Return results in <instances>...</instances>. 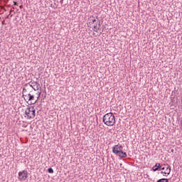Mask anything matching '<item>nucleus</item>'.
Listing matches in <instances>:
<instances>
[{
  "mask_svg": "<svg viewBox=\"0 0 182 182\" xmlns=\"http://www.w3.org/2000/svg\"><path fill=\"white\" fill-rule=\"evenodd\" d=\"M103 123L106 124V126H113L114 123H116V118L112 112H109L105 114L103 116Z\"/></svg>",
  "mask_w": 182,
  "mask_h": 182,
  "instance_id": "obj_1",
  "label": "nucleus"
},
{
  "mask_svg": "<svg viewBox=\"0 0 182 182\" xmlns=\"http://www.w3.org/2000/svg\"><path fill=\"white\" fill-rule=\"evenodd\" d=\"M164 168H166L165 173H166L167 176H169L170 173H171V167H170V165L168 164L161 165L157 163L153 166L152 170L153 171H160V170H164Z\"/></svg>",
  "mask_w": 182,
  "mask_h": 182,
  "instance_id": "obj_2",
  "label": "nucleus"
},
{
  "mask_svg": "<svg viewBox=\"0 0 182 182\" xmlns=\"http://www.w3.org/2000/svg\"><path fill=\"white\" fill-rule=\"evenodd\" d=\"M25 114H26L28 119H35V116H36L35 108L33 107L26 108Z\"/></svg>",
  "mask_w": 182,
  "mask_h": 182,
  "instance_id": "obj_3",
  "label": "nucleus"
},
{
  "mask_svg": "<svg viewBox=\"0 0 182 182\" xmlns=\"http://www.w3.org/2000/svg\"><path fill=\"white\" fill-rule=\"evenodd\" d=\"M28 178V171L23 170L22 171L18 172V179L20 181H25Z\"/></svg>",
  "mask_w": 182,
  "mask_h": 182,
  "instance_id": "obj_4",
  "label": "nucleus"
},
{
  "mask_svg": "<svg viewBox=\"0 0 182 182\" xmlns=\"http://www.w3.org/2000/svg\"><path fill=\"white\" fill-rule=\"evenodd\" d=\"M123 150V146L120 144H117L113 146L112 153L117 156Z\"/></svg>",
  "mask_w": 182,
  "mask_h": 182,
  "instance_id": "obj_5",
  "label": "nucleus"
},
{
  "mask_svg": "<svg viewBox=\"0 0 182 182\" xmlns=\"http://www.w3.org/2000/svg\"><path fill=\"white\" fill-rule=\"evenodd\" d=\"M28 89H29L28 87H24L22 91V97L24 99L25 102H28V95H25V93L28 92Z\"/></svg>",
  "mask_w": 182,
  "mask_h": 182,
  "instance_id": "obj_6",
  "label": "nucleus"
},
{
  "mask_svg": "<svg viewBox=\"0 0 182 182\" xmlns=\"http://www.w3.org/2000/svg\"><path fill=\"white\" fill-rule=\"evenodd\" d=\"M33 100H35V96L31 95L30 93L27 95V102H32Z\"/></svg>",
  "mask_w": 182,
  "mask_h": 182,
  "instance_id": "obj_7",
  "label": "nucleus"
},
{
  "mask_svg": "<svg viewBox=\"0 0 182 182\" xmlns=\"http://www.w3.org/2000/svg\"><path fill=\"white\" fill-rule=\"evenodd\" d=\"M117 156H119V157H121V159H125V157H127V154L122 150Z\"/></svg>",
  "mask_w": 182,
  "mask_h": 182,
  "instance_id": "obj_8",
  "label": "nucleus"
},
{
  "mask_svg": "<svg viewBox=\"0 0 182 182\" xmlns=\"http://www.w3.org/2000/svg\"><path fill=\"white\" fill-rule=\"evenodd\" d=\"M32 85H33V86H36V88H33V90H35L36 92V90H39V86H41L39 83L36 82H33Z\"/></svg>",
  "mask_w": 182,
  "mask_h": 182,
  "instance_id": "obj_9",
  "label": "nucleus"
},
{
  "mask_svg": "<svg viewBox=\"0 0 182 182\" xmlns=\"http://www.w3.org/2000/svg\"><path fill=\"white\" fill-rule=\"evenodd\" d=\"M41 93H42L41 92L38 93L37 100L36 101H34L33 102H31V105H35V103H36V102H38V100H39V97H41Z\"/></svg>",
  "mask_w": 182,
  "mask_h": 182,
  "instance_id": "obj_10",
  "label": "nucleus"
},
{
  "mask_svg": "<svg viewBox=\"0 0 182 182\" xmlns=\"http://www.w3.org/2000/svg\"><path fill=\"white\" fill-rule=\"evenodd\" d=\"M33 82H29L28 84L25 85V87H32L33 89H35V87H33Z\"/></svg>",
  "mask_w": 182,
  "mask_h": 182,
  "instance_id": "obj_11",
  "label": "nucleus"
},
{
  "mask_svg": "<svg viewBox=\"0 0 182 182\" xmlns=\"http://www.w3.org/2000/svg\"><path fill=\"white\" fill-rule=\"evenodd\" d=\"M156 182H168V179L167 178H161L158 180Z\"/></svg>",
  "mask_w": 182,
  "mask_h": 182,
  "instance_id": "obj_12",
  "label": "nucleus"
},
{
  "mask_svg": "<svg viewBox=\"0 0 182 182\" xmlns=\"http://www.w3.org/2000/svg\"><path fill=\"white\" fill-rule=\"evenodd\" d=\"M99 22V27L97 28V24H96V26H94V28L96 29V31H98V29H100V21H98Z\"/></svg>",
  "mask_w": 182,
  "mask_h": 182,
  "instance_id": "obj_13",
  "label": "nucleus"
},
{
  "mask_svg": "<svg viewBox=\"0 0 182 182\" xmlns=\"http://www.w3.org/2000/svg\"><path fill=\"white\" fill-rule=\"evenodd\" d=\"M48 173H50V174H53V168H49L48 169Z\"/></svg>",
  "mask_w": 182,
  "mask_h": 182,
  "instance_id": "obj_14",
  "label": "nucleus"
},
{
  "mask_svg": "<svg viewBox=\"0 0 182 182\" xmlns=\"http://www.w3.org/2000/svg\"><path fill=\"white\" fill-rule=\"evenodd\" d=\"M161 174H166V175H167V173H166V171H161Z\"/></svg>",
  "mask_w": 182,
  "mask_h": 182,
  "instance_id": "obj_15",
  "label": "nucleus"
},
{
  "mask_svg": "<svg viewBox=\"0 0 182 182\" xmlns=\"http://www.w3.org/2000/svg\"><path fill=\"white\" fill-rule=\"evenodd\" d=\"M95 22H96V19L94 18V19L92 20V23H95Z\"/></svg>",
  "mask_w": 182,
  "mask_h": 182,
  "instance_id": "obj_16",
  "label": "nucleus"
},
{
  "mask_svg": "<svg viewBox=\"0 0 182 182\" xmlns=\"http://www.w3.org/2000/svg\"><path fill=\"white\" fill-rule=\"evenodd\" d=\"M63 2V0H61V1H60V4H62Z\"/></svg>",
  "mask_w": 182,
  "mask_h": 182,
  "instance_id": "obj_17",
  "label": "nucleus"
},
{
  "mask_svg": "<svg viewBox=\"0 0 182 182\" xmlns=\"http://www.w3.org/2000/svg\"><path fill=\"white\" fill-rule=\"evenodd\" d=\"M4 22H5V21H2V24H3V25H4Z\"/></svg>",
  "mask_w": 182,
  "mask_h": 182,
  "instance_id": "obj_18",
  "label": "nucleus"
},
{
  "mask_svg": "<svg viewBox=\"0 0 182 182\" xmlns=\"http://www.w3.org/2000/svg\"><path fill=\"white\" fill-rule=\"evenodd\" d=\"M96 25H97V23H95V25H94V26H96Z\"/></svg>",
  "mask_w": 182,
  "mask_h": 182,
  "instance_id": "obj_19",
  "label": "nucleus"
},
{
  "mask_svg": "<svg viewBox=\"0 0 182 182\" xmlns=\"http://www.w3.org/2000/svg\"><path fill=\"white\" fill-rule=\"evenodd\" d=\"M164 171H166V168H164Z\"/></svg>",
  "mask_w": 182,
  "mask_h": 182,
  "instance_id": "obj_20",
  "label": "nucleus"
},
{
  "mask_svg": "<svg viewBox=\"0 0 182 182\" xmlns=\"http://www.w3.org/2000/svg\"><path fill=\"white\" fill-rule=\"evenodd\" d=\"M25 95H28V94H26V92Z\"/></svg>",
  "mask_w": 182,
  "mask_h": 182,
  "instance_id": "obj_21",
  "label": "nucleus"
}]
</instances>
